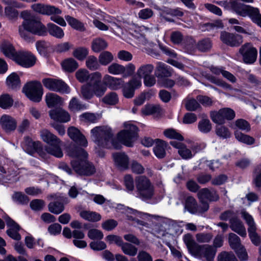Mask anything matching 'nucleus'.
Instances as JSON below:
<instances>
[{
	"mask_svg": "<svg viewBox=\"0 0 261 261\" xmlns=\"http://www.w3.org/2000/svg\"><path fill=\"white\" fill-rule=\"evenodd\" d=\"M69 156L75 158L71 161V165L73 170L81 175L90 176L95 172V169L92 164L86 159L87 153L84 149L75 147L69 150Z\"/></svg>",
	"mask_w": 261,
	"mask_h": 261,
	"instance_id": "1",
	"label": "nucleus"
},
{
	"mask_svg": "<svg viewBox=\"0 0 261 261\" xmlns=\"http://www.w3.org/2000/svg\"><path fill=\"white\" fill-rule=\"evenodd\" d=\"M102 74L100 72L92 73L91 81L81 87V95L85 99H90L94 95L100 97L107 91L105 82H101Z\"/></svg>",
	"mask_w": 261,
	"mask_h": 261,
	"instance_id": "2",
	"label": "nucleus"
},
{
	"mask_svg": "<svg viewBox=\"0 0 261 261\" xmlns=\"http://www.w3.org/2000/svg\"><path fill=\"white\" fill-rule=\"evenodd\" d=\"M93 141L98 146L119 149L121 147L120 143L114 141L112 129L108 126H97L91 130Z\"/></svg>",
	"mask_w": 261,
	"mask_h": 261,
	"instance_id": "3",
	"label": "nucleus"
},
{
	"mask_svg": "<svg viewBox=\"0 0 261 261\" xmlns=\"http://www.w3.org/2000/svg\"><path fill=\"white\" fill-rule=\"evenodd\" d=\"M18 33L21 38L27 41L31 39L30 33L39 36L46 35V28L41 21L34 18L23 21L18 27Z\"/></svg>",
	"mask_w": 261,
	"mask_h": 261,
	"instance_id": "4",
	"label": "nucleus"
},
{
	"mask_svg": "<svg viewBox=\"0 0 261 261\" xmlns=\"http://www.w3.org/2000/svg\"><path fill=\"white\" fill-rule=\"evenodd\" d=\"M32 9L39 14L50 16V20L62 27H66V22L64 18L59 16L62 11L58 8L50 5L36 3L31 6Z\"/></svg>",
	"mask_w": 261,
	"mask_h": 261,
	"instance_id": "5",
	"label": "nucleus"
},
{
	"mask_svg": "<svg viewBox=\"0 0 261 261\" xmlns=\"http://www.w3.org/2000/svg\"><path fill=\"white\" fill-rule=\"evenodd\" d=\"M41 139L49 146H46V152L57 158H61L63 152L61 148V141L56 135L46 129H43L40 132Z\"/></svg>",
	"mask_w": 261,
	"mask_h": 261,
	"instance_id": "6",
	"label": "nucleus"
},
{
	"mask_svg": "<svg viewBox=\"0 0 261 261\" xmlns=\"http://www.w3.org/2000/svg\"><path fill=\"white\" fill-rule=\"evenodd\" d=\"M138 196L143 200L151 199L154 194V188L150 179L144 175L135 178Z\"/></svg>",
	"mask_w": 261,
	"mask_h": 261,
	"instance_id": "7",
	"label": "nucleus"
},
{
	"mask_svg": "<svg viewBox=\"0 0 261 261\" xmlns=\"http://www.w3.org/2000/svg\"><path fill=\"white\" fill-rule=\"evenodd\" d=\"M125 129L118 134V139L124 145L131 147L138 138L137 127L130 122L124 124Z\"/></svg>",
	"mask_w": 261,
	"mask_h": 261,
	"instance_id": "8",
	"label": "nucleus"
},
{
	"mask_svg": "<svg viewBox=\"0 0 261 261\" xmlns=\"http://www.w3.org/2000/svg\"><path fill=\"white\" fill-rule=\"evenodd\" d=\"M23 91L32 101L39 102L43 95V89L41 83L34 81L28 83L23 87Z\"/></svg>",
	"mask_w": 261,
	"mask_h": 261,
	"instance_id": "9",
	"label": "nucleus"
},
{
	"mask_svg": "<svg viewBox=\"0 0 261 261\" xmlns=\"http://www.w3.org/2000/svg\"><path fill=\"white\" fill-rule=\"evenodd\" d=\"M135 66L132 63H129L126 66L113 63L108 67V71L113 75H122L123 77H127L132 75L135 71Z\"/></svg>",
	"mask_w": 261,
	"mask_h": 261,
	"instance_id": "10",
	"label": "nucleus"
},
{
	"mask_svg": "<svg viewBox=\"0 0 261 261\" xmlns=\"http://www.w3.org/2000/svg\"><path fill=\"white\" fill-rule=\"evenodd\" d=\"M42 83L45 88L50 91L66 94H68L70 92L69 86L60 80L50 78L44 79L42 80Z\"/></svg>",
	"mask_w": 261,
	"mask_h": 261,
	"instance_id": "11",
	"label": "nucleus"
},
{
	"mask_svg": "<svg viewBox=\"0 0 261 261\" xmlns=\"http://www.w3.org/2000/svg\"><path fill=\"white\" fill-rule=\"evenodd\" d=\"M241 214L248 225V231L251 242L255 245L258 246L260 243V238L256 232L257 227L252 217L245 211L242 212Z\"/></svg>",
	"mask_w": 261,
	"mask_h": 261,
	"instance_id": "12",
	"label": "nucleus"
},
{
	"mask_svg": "<svg viewBox=\"0 0 261 261\" xmlns=\"http://www.w3.org/2000/svg\"><path fill=\"white\" fill-rule=\"evenodd\" d=\"M239 52L243 57V61L246 64H252L256 60L257 49L250 43H245L242 45Z\"/></svg>",
	"mask_w": 261,
	"mask_h": 261,
	"instance_id": "13",
	"label": "nucleus"
},
{
	"mask_svg": "<svg viewBox=\"0 0 261 261\" xmlns=\"http://www.w3.org/2000/svg\"><path fill=\"white\" fill-rule=\"evenodd\" d=\"M14 61L23 67L29 68L35 65L36 59L31 53L20 50L17 52Z\"/></svg>",
	"mask_w": 261,
	"mask_h": 261,
	"instance_id": "14",
	"label": "nucleus"
},
{
	"mask_svg": "<svg viewBox=\"0 0 261 261\" xmlns=\"http://www.w3.org/2000/svg\"><path fill=\"white\" fill-rule=\"evenodd\" d=\"M216 253V249L209 245H198L193 254L206 261H213Z\"/></svg>",
	"mask_w": 261,
	"mask_h": 261,
	"instance_id": "15",
	"label": "nucleus"
},
{
	"mask_svg": "<svg viewBox=\"0 0 261 261\" xmlns=\"http://www.w3.org/2000/svg\"><path fill=\"white\" fill-rule=\"evenodd\" d=\"M220 39L223 43L231 47L239 46L243 42L241 35L225 31L221 32Z\"/></svg>",
	"mask_w": 261,
	"mask_h": 261,
	"instance_id": "16",
	"label": "nucleus"
},
{
	"mask_svg": "<svg viewBox=\"0 0 261 261\" xmlns=\"http://www.w3.org/2000/svg\"><path fill=\"white\" fill-rule=\"evenodd\" d=\"M67 133L70 138L80 145L84 147L87 146L88 142L85 137L76 127L74 126L69 127Z\"/></svg>",
	"mask_w": 261,
	"mask_h": 261,
	"instance_id": "17",
	"label": "nucleus"
},
{
	"mask_svg": "<svg viewBox=\"0 0 261 261\" xmlns=\"http://www.w3.org/2000/svg\"><path fill=\"white\" fill-rule=\"evenodd\" d=\"M49 115L51 119L61 122H66L70 119L69 113L60 108L50 110L49 111Z\"/></svg>",
	"mask_w": 261,
	"mask_h": 261,
	"instance_id": "18",
	"label": "nucleus"
},
{
	"mask_svg": "<svg viewBox=\"0 0 261 261\" xmlns=\"http://www.w3.org/2000/svg\"><path fill=\"white\" fill-rule=\"evenodd\" d=\"M170 144L178 150V153L182 159L188 160L193 156L192 151L185 144L176 141H171Z\"/></svg>",
	"mask_w": 261,
	"mask_h": 261,
	"instance_id": "19",
	"label": "nucleus"
},
{
	"mask_svg": "<svg viewBox=\"0 0 261 261\" xmlns=\"http://www.w3.org/2000/svg\"><path fill=\"white\" fill-rule=\"evenodd\" d=\"M197 196L199 200L216 201L219 199V195L216 191L210 190L207 188H203L200 190L198 192Z\"/></svg>",
	"mask_w": 261,
	"mask_h": 261,
	"instance_id": "20",
	"label": "nucleus"
},
{
	"mask_svg": "<svg viewBox=\"0 0 261 261\" xmlns=\"http://www.w3.org/2000/svg\"><path fill=\"white\" fill-rule=\"evenodd\" d=\"M103 80L106 87L113 90L120 89L123 82L122 79L115 77L107 74L104 75Z\"/></svg>",
	"mask_w": 261,
	"mask_h": 261,
	"instance_id": "21",
	"label": "nucleus"
},
{
	"mask_svg": "<svg viewBox=\"0 0 261 261\" xmlns=\"http://www.w3.org/2000/svg\"><path fill=\"white\" fill-rule=\"evenodd\" d=\"M113 158L115 164L120 170H125L128 168L129 158L126 154L123 152L113 153Z\"/></svg>",
	"mask_w": 261,
	"mask_h": 261,
	"instance_id": "22",
	"label": "nucleus"
},
{
	"mask_svg": "<svg viewBox=\"0 0 261 261\" xmlns=\"http://www.w3.org/2000/svg\"><path fill=\"white\" fill-rule=\"evenodd\" d=\"M5 221L7 225L10 227L7 231L8 235L14 240H19L21 237L18 232L20 229L19 225L8 217L5 218Z\"/></svg>",
	"mask_w": 261,
	"mask_h": 261,
	"instance_id": "23",
	"label": "nucleus"
},
{
	"mask_svg": "<svg viewBox=\"0 0 261 261\" xmlns=\"http://www.w3.org/2000/svg\"><path fill=\"white\" fill-rule=\"evenodd\" d=\"M0 50L5 56L13 60L17 53L13 45L6 40H4L0 43Z\"/></svg>",
	"mask_w": 261,
	"mask_h": 261,
	"instance_id": "24",
	"label": "nucleus"
},
{
	"mask_svg": "<svg viewBox=\"0 0 261 261\" xmlns=\"http://www.w3.org/2000/svg\"><path fill=\"white\" fill-rule=\"evenodd\" d=\"M2 128L7 132L14 130L17 126L16 120L8 115H3L1 118Z\"/></svg>",
	"mask_w": 261,
	"mask_h": 261,
	"instance_id": "25",
	"label": "nucleus"
},
{
	"mask_svg": "<svg viewBox=\"0 0 261 261\" xmlns=\"http://www.w3.org/2000/svg\"><path fill=\"white\" fill-rule=\"evenodd\" d=\"M45 101L49 108L60 106L63 103V99L57 94L48 93L45 95Z\"/></svg>",
	"mask_w": 261,
	"mask_h": 261,
	"instance_id": "26",
	"label": "nucleus"
},
{
	"mask_svg": "<svg viewBox=\"0 0 261 261\" xmlns=\"http://www.w3.org/2000/svg\"><path fill=\"white\" fill-rule=\"evenodd\" d=\"M41 143L39 142H34L31 138L25 137L21 145L23 149L29 153H31L35 150H37L40 146Z\"/></svg>",
	"mask_w": 261,
	"mask_h": 261,
	"instance_id": "27",
	"label": "nucleus"
},
{
	"mask_svg": "<svg viewBox=\"0 0 261 261\" xmlns=\"http://www.w3.org/2000/svg\"><path fill=\"white\" fill-rule=\"evenodd\" d=\"M246 12V16H249L254 23L261 28V14L259 9L248 5Z\"/></svg>",
	"mask_w": 261,
	"mask_h": 261,
	"instance_id": "28",
	"label": "nucleus"
},
{
	"mask_svg": "<svg viewBox=\"0 0 261 261\" xmlns=\"http://www.w3.org/2000/svg\"><path fill=\"white\" fill-rule=\"evenodd\" d=\"M46 32L49 34L58 39H62L64 36L63 30L53 23H48L46 27Z\"/></svg>",
	"mask_w": 261,
	"mask_h": 261,
	"instance_id": "29",
	"label": "nucleus"
},
{
	"mask_svg": "<svg viewBox=\"0 0 261 261\" xmlns=\"http://www.w3.org/2000/svg\"><path fill=\"white\" fill-rule=\"evenodd\" d=\"M156 144L153 148V151L158 158H163L165 156V149L167 147V143L162 140L156 139L155 141Z\"/></svg>",
	"mask_w": 261,
	"mask_h": 261,
	"instance_id": "30",
	"label": "nucleus"
},
{
	"mask_svg": "<svg viewBox=\"0 0 261 261\" xmlns=\"http://www.w3.org/2000/svg\"><path fill=\"white\" fill-rule=\"evenodd\" d=\"M230 227L233 231H235L241 236L245 237L246 236V231L245 227L242 222L237 218L230 220Z\"/></svg>",
	"mask_w": 261,
	"mask_h": 261,
	"instance_id": "31",
	"label": "nucleus"
},
{
	"mask_svg": "<svg viewBox=\"0 0 261 261\" xmlns=\"http://www.w3.org/2000/svg\"><path fill=\"white\" fill-rule=\"evenodd\" d=\"M248 5H245L239 3L234 0H231L230 4V9L235 12L238 15L246 17V11Z\"/></svg>",
	"mask_w": 261,
	"mask_h": 261,
	"instance_id": "32",
	"label": "nucleus"
},
{
	"mask_svg": "<svg viewBox=\"0 0 261 261\" xmlns=\"http://www.w3.org/2000/svg\"><path fill=\"white\" fill-rule=\"evenodd\" d=\"M0 171L1 172L5 174V177L9 180H16L15 177L19 174L18 169L14 166L10 168H6L5 167H0Z\"/></svg>",
	"mask_w": 261,
	"mask_h": 261,
	"instance_id": "33",
	"label": "nucleus"
},
{
	"mask_svg": "<svg viewBox=\"0 0 261 261\" xmlns=\"http://www.w3.org/2000/svg\"><path fill=\"white\" fill-rule=\"evenodd\" d=\"M156 71L158 72V76L169 77L172 75V69L165 63L160 62L157 63Z\"/></svg>",
	"mask_w": 261,
	"mask_h": 261,
	"instance_id": "34",
	"label": "nucleus"
},
{
	"mask_svg": "<svg viewBox=\"0 0 261 261\" xmlns=\"http://www.w3.org/2000/svg\"><path fill=\"white\" fill-rule=\"evenodd\" d=\"M80 216L85 220L93 222L98 221L101 218L99 214L95 212L86 210L81 211L80 212Z\"/></svg>",
	"mask_w": 261,
	"mask_h": 261,
	"instance_id": "35",
	"label": "nucleus"
},
{
	"mask_svg": "<svg viewBox=\"0 0 261 261\" xmlns=\"http://www.w3.org/2000/svg\"><path fill=\"white\" fill-rule=\"evenodd\" d=\"M154 70V66L151 64H146L140 65L137 69L136 75L143 78L151 74Z\"/></svg>",
	"mask_w": 261,
	"mask_h": 261,
	"instance_id": "36",
	"label": "nucleus"
},
{
	"mask_svg": "<svg viewBox=\"0 0 261 261\" xmlns=\"http://www.w3.org/2000/svg\"><path fill=\"white\" fill-rule=\"evenodd\" d=\"M6 83L9 88L13 89L19 88L21 85L19 76L14 72L7 77Z\"/></svg>",
	"mask_w": 261,
	"mask_h": 261,
	"instance_id": "37",
	"label": "nucleus"
},
{
	"mask_svg": "<svg viewBox=\"0 0 261 261\" xmlns=\"http://www.w3.org/2000/svg\"><path fill=\"white\" fill-rule=\"evenodd\" d=\"M108 46V43L106 40L100 38H97L92 41L91 47L93 51L99 53L107 48Z\"/></svg>",
	"mask_w": 261,
	"mask_h": 261,
	"instance_id": "38",
	"label": "nucleus"
},
{
	"mask_svg": "<svg viewBox=\"0 0 261 261\" xmlns=\"http://www.w3.org/2000/svg\"><path fill=\"white\" fill-rule=\"evenodd\" d=\"M68 108L71 111L76 112L86 109V106L82 103L77 98L72 97L69 101Z\"/></svg>",
	"mask_w": 261,
	"mask_h": 261,
	"instance_id": "39",
	"label": "nucleus"
},
{
	"mask_svg": "<svg viewBox=\"0 0 261 261\" xmlns=\"http://www.w3.org/2000/svg\"><path fill=\"white\" fill-rule=\"evenodd\" d=\"M114 60L113 54L108 51L101 52L98 56V62L100 65L107 66Z\"/></svg>",
	"mask_w": 261,
	"mask_h": 261,
	"instance_id": "40",
	"label": "nucleus"
},
{
	"mask_svg": "<svg viewBox=\"0 0 261 261\" xmlns=\"http://www.w3.org/2000/svg\"><path fill=\"white\" fill-rule=\"evenodd\" d=\"M92 73L90 74L89 71L85 69H80L75 73L76 79L80 83H85L89 80V82L91 81Z\"/></svg>",
	"mask_w": 261,
	"mask_h": 261,
	"instance_id": "41",
	"label": "nucleus"
},
{
	"mask_svg": "<svg viewBox=\"0 0 261 261\" xmlns=\"http://www.w3.org/2000/svg\"><path fill=\"white\" fill-rule=\"evenodd\" d=\"M64 69L68 72H72L77 68V62L72 58L65 60L62 64Z\"/></svg>",
	"mask_w": 261,
	"mask_h": 261,
	"instance_id": "42",
	"label": "nucleus"
},
{
	"mask_svg": "<svg viewBox=\"0 0 261 261\" xmlns=\"http://www.w3.org/2000/svg\"><path fill=\"white\" fill-rule=\"evenodd\" d=\"M234 136L237 140L239 142L248 145H252L254 144L255 142V140L253 137L238 131L235 132Z\"/></svg>",
	"mask_w": 261,
	"mask_h": 261,
	"instance_id": "43",
	"label": "nucleus"
},
{
	"mask_svg": "<svg viewBox=\"0 0 261 261\" xmlns=\"http://www.w3.org/2000/svg\"><path fill=\"white\" fill-rule=\"evenodd\" d=\"M66 21L68 23V24L73 29L79 30V31H84L85 28L84 24L78 20L77 19L69 16L66 15L65 17Z\"/></svg>",
	"mask_w": 261,
	"mask_h": 261,
	"instance_id": "44",
	"label": "nucleus"
},
{
	"mask_svg": "<svg viewBox=\"0 0 261 261\" xmlns=\"http://www.w3.org/2000/svg\"><path fill=\"white\" fill-rule=\"evenodd\" d=\"M103 102L109 105H115L119 101V98L116 93L111 92L107 94L102 99Z\"/></svg>",
	"mask_w": 261,
	"mask_h": 261,
	"instance_id": "45",
	"label": "nucleus"
},
{
	"mask_svg": "<svg viewBox=\"0 0 261 261\" xmlns=\"http://www.w3.org/2000/svg\"><path fill=\"white\" fill-rule=\"evenodd\" d=\"M252 182L255 187H261V163L254 168Z\"/></svg>",
	"mask_w": 261,
	"mask_h": 261,
	"instance_id": "46",
	"label": "nucleus"
},
{
	"mask_svg": "<svg viewBox=\"0 0 261 261\" xmlns=\"http://www.w3.org/2000/svg\"><path fill=\"white\" fill-rule=\"evenodd\" d=\"M87 67L91 70L98 69L100 67V63L96 57L90 56L88 57L86 61Z\"/></svg>",
	"mask_w": 261,
	"mask_h": 261,
	"instance_id": "47",
	"label": "nucleus"
},
{
	"mask_svg": "<svg viewBox=\"0 0 261 261\" xmlns=\"http://www.w3.org/2000/svg\"><path fill=\"white\" fill-rule=\"evenodd\" d=\"M184 241L189 250L192 254H193L198 246V245L193 240L192 236L189 234L185 235L184 237Z\"/></svg>",
	"mask_w": 261,
	"mask_h": 261,
	"instance_id": "48",
	"label": "nucleus"
},
{
	"mask_svg": "<svg viewBox=\"0 0 261 261\" xmlns=\"http://www.w3.org/2000/svg\"><path fill=\"white\" fill-rule=\"evenodd\" d=\"M198 128L202 133H207L212 129V124L208 119H203L199 121Z\"/></svg>",
	"mask_w": 261,
	"mask_h": 261,
	"instance_id": "49",
	"label": "nucleus"
},
{
	"mask_svg": "<svg viewBox=\"0 0 261 261\" xmlns=\"http://www.w3.org/2000/svg\"><path fill=\"white\" fill-rule=\"evenodd\" d=\"M13 100L10 95L4 94L0 96V107L7 109L13 105Z\"/></svg>",
	"mask_w": 261,
	"mask_h": 261,
	"instance_id": "50",
	"label": "nucleus"
},
{
	"mask_svg": "<svg viewBox=\"0 0 261 261\" xmlns=\"http://www.w3.org/2000/svg\"><path fill=\"white\" fill-rule=\"evenodd\" d=\"M120 247L123 253L126 255L133 256L137 253V248L130 244L123 242Z\"/></svg>",
	"mask_w": 261,
	"mask_h": 261,
	"instance_id": "51",
	"label": "nucleus"
},
{
	"mask_svg": "<svg viewBox=\"0 0 261 261\" xmlns=\"http://www.w3.org/2000/svg\"><path fill=\"white\" fill-rule=\"evenodd\" d=\"M161 108L159 106L146 105L142 109V112L146 115H151L160 112Z\"/></svg>",
	"mask_w": 261,
	"mask_h": 261,
	"instance_id": "52",
	"label": "nucleus"
},
{
	"mask_svg": "<svg viewBox=\"0 0 261 261\" xmlns=\"http://www.w3.org/2000/svg\"><path fill=\"white\" fill-rule=\"evenodd\" d=\"M48 210L52 213L59 214L64 211V206L61 202L57 201L50 202L48 204Z\"/></svg>",
	"mask_w": 261,
	"mask_h": 261,
	"instance_id": "53",
	"label": "nucleus"
},
{
	"mask_svg": "<svg viewBox=\"0 0 261 261\" xmlns=\"http://www.w3.org/2000/svg\"><path fill=\"white\" fill-rule=\"evenodd\" d=\"M228 242L230 247L234 250L242 245L240 243L239 237L233 233H229Z\"/></svg>",
	"mask_w": 261,
	"mask_h": 261,
	"instance_id": "54",
	"label": "nucleus"
},
{
	"mask_svg": "<svg viewBox=\"0 0 261 261\" xmlns=\"http://www.w3.org/2000/svg\"><path fill=\"white\" fill-rule=\"evenodd\" d=\"M164 135L170 139H176L179 141L184 140V137L175 129L169 128L164 131Z\"/></svg>",
	"mask_w": 261,
	"mask_h": 261,
	"instance_id": "55",
	"label": "nucleus"
},
{
	"mask_svg": "<svg viewBox=\"0 0 261 261\" xmlns=\"http://www.w3.org/2000/svg\"><path fill=\"white\" fill-rule=\"evenodd\" d=\"M18 14V11L12 6H6L5 8V15L10 20L17 19Z\"/></svg>",
	"mask_w": 261,
	"mask_h": 261,
	"instance_id": "56",
	"label": "nucleus"
},
{
	"mask_svg": "<svg viewBox=\"0 0 261 261\" xmlns=\"http://www.w3.org/2000/svg\"><path fill=\"white\" fill-rule=\"evenodd\" d=\"M210 117L212 121L215 123L222 124L225 123V120L221 109L218 111L211 112Z\"/></svg>",
	"mask_w": 261,
	"mask_h": 261,
	"instance_id": "57",
	"label": "nucleus"
},
{
	"mask_svg": "<svg viewBox=\"0 0 261 261\" xmlns=\"http://www.w3.org/2000/svg\"><path fill=\"white\" fill-rule=\"evenodd\" d=\"M88 54V49L83 47L75 48L72 53L73 56L79 60H83L85 59Z\"/></svg>",
	"mask_w": 261,
	"mask_h": 261,
	"instance_id": "58",
	"label": "nucleus"
},
{
	"mask_svg": "<svg viewBox=\"0 0 261 261\" xmlns=\"http://www.w3.org/2000/svg\"><path fill=\"white\" fill-rule=\"evenodd\" d=\"M196 241L200 243H209L213 239L212 233L200 232L196 234Z\"/></svg>",
	"mask_w": 261,
	"mask_h": 261,
	"instance_id": "59",
	"label": "nucleus"
},
{
	"mask_svg": "<svg viewBox=\"0 0 261 261\" xmlns=\"http://www.w3.org/2000/svg\"><path fill=\"white\" fill-rule=\"evenodd\" d=\"M216 133L219 137L223 139L229 138L231 135L228 128L223 125L217 126L216 127Z\"/></svg>",
	"mask_w": 261,
	"mask_h": 261,
	"instance_id": "60",
	"label": "nucleus"
},
{
	"mask_svg": "<svg viewBox=\"0 0 261 261\" xmlns=\"http://www.w3.org/2000/svg\"><path fill=\"white\" fill-rule=\"evenodd\" d=\"M235 126L242 130L248 132L250 130V125L249 123L245 119H239L235 122Z\"/></svg>",
	"mask_w": 261,
	"mask_h": 261,
	"instance_id": "61",
	"label": "nucleus"
},
{
	"mask_svg": "<svg viewBox=\"0 0 261 261\" xmlns=\"http://www.w3.org/2000/svg\"><path fill=\"white\" fill-rule=\"evenodd\" d=\"M12 198L14 201L21 204H27L29 201L28 197L20 192L15 193L12 196Z\"/></svg>",
	"mask_w": 261,
	"mask_h": 261,
	"instance_id": "62",
	"label": "nucleus"
},
{
	"mask_svg": "<svg viewBox=\"0 0 261 261\" xmlns=\"http://www.w3.org/2000/svg\"><path fill=\"white\" fill-rule=\"evenodd\" d=\"M218 261H238L232 252H223L218 256Z\"/></svg>",
	"mask_w": 261,
	"mask_h": 261,
	"instance_id": "63",
	"label": "nucleus"
},
{
	"mask_svg": "<svg viewBox=\"0 0 261 261\" xmlns=\"http://www.w3.org/2000/svg\"><path fill=\"white\" fill-rule=\"evenodd\" d=\"M124 183L127 192H133L135 189L134 180L132 175H126L124 177Z\"/></svg>",
	"mask_w": 261,
	"mask_h": 261,
	"instance_id": "64",
	"label": "nucleus"
}]
</instances>
